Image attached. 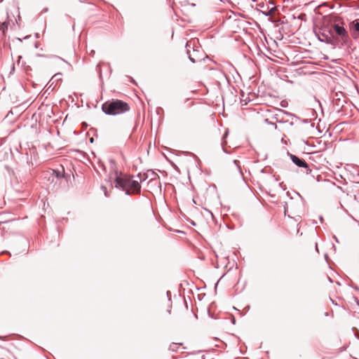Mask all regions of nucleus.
Here are the masks:
<instances>
[{
  "instance_id": "6",
  "label": "nucleus",
  "mask_w": 359,
  "mask_h": 359,
  "mask_svg": "<svg viewBox=\"0 0 359 359\" xmlns=\"http://www.w3.org/2000/svg\"><path fill=\"white\" fill-rule=\"evenodd\" d=\"M290 158H291L292 161L295 165H297L298 167H300V168H307L308 167V164L306 163V162L304 160L299 158V157H297L295 155L290 154Z\"/></svg>"
},
{
  "instance_id": "2",
  "label": "nucleus",
  "mask_w": 359,
  "mask_h": 359,
  "mask_svg": "<svg viewBox=\"0 0 359 359\" xmlns=\"http://www.w3.org/2000/svg\"><path fill=\"white\" fill-rule=\"evenodd\" d=\"M141 191V185L140 184L136 181L133 180L129 177L128 189H126V194L131 195V194H138Z\"/></svg>"
},
{
  "instance_id": "12",
  "label": "nucleus",
  "mask_w": 359,
  "mask_h": 359,
  "mask_svg": "<svg viewBox=\"0 0 359 359\" xmlns=\"http://www.w3.org/2000/svg\"><path fill=\"white\" fill-rule=\"evenodd\" d=\"M60 76H61V74H60V73L55 74L53 76V79H54V78H55V79H60Z\"/></svg>"
},
{
  "instance_id": "5",
  "label": "nucleus",
  "mask_w": 359,
  "mask_h": 359,
  "mask_svg": "<svg viewBox=\"0 0 359 359\" xmlns=\"http://www.w3.org/2000/svg\"><path fill=\"white\" fill-rule=\"evenodd\" d=\"M269 4H270L271 6V7H269V5H267L266 6L263 5L262 6L264 8V10L262 11V13L265 16H270V15H271L273 13V12L276 11V6H275L274 4L272 1H269Z\"/></svg>"
},
{
  "instance_id": "10",
  "label": "nucleus",
  "mask_w": 359,
  "mask_h": 359,
  "mask_svg": "<svg viewBox=\"0 0 359 359\" xmlns=\"http://www.w3.org/2000/svg\"><path fill=\"white\" fill-rule=\"evenodd\" d=\"M353 27L357 31L359 32V21L356 20L353 22Z\"/></svg>"
},
{
  "instance_id": "4",
  "label": "nucleus",
  "mask_w": 359,
  "mask_h": 359,
  "mask_svg": "<svg viewBox=\"0 0 359 359\" xmlns=\"http://www.w3.org/2000/svg\"><path fill=\"white\" fill-rule=\"evenodd\" d=\"M333 29L344 43L349 39L348 34L344 27L340 26L338 24H334L333 25Z\"/></svg>"
},
{
  "instance_id": "11",
  "label": "nucleus",
  "mask_w": 359,
  "mask_h": 359,
  "mask_svg": "<svg viewBox=\"0 0 359 359\" xmlns=\"http://www.w3.org/2000/svg\"><path fill=\"white\" fill-rule=\"evenodd\" d=\"M53 173H54V174H55V175H56V177H57V178H59V177H61L60 171H55V170H53Z\"/></svg>"
},
{
  "instance_id": "13",
  "label": "nucleus",
  "mask_w": 359,
  "mask_h": 359,
  "mask_svg": "<svg viewBox=\"0 0 359 359\" xmlns=\"http://www.w3.org/2000/svg\"><path fill=\"white\" fill-rule=\"evenodd\" d=\"M189 59H190V60H191L193 63H194V62H195L194 59H193V58H192V57H191L190 56H189Z\"/></svg>"
},
{
  "instance_id": "7",
  "label": "nucleus",
  "mask_w": 359,
  "mask_h": 359,
  "mask_svg": "<svg viewBox=\"0 0 359 359\" xmlns=\"http://www.w3.org/2000/svg\"><path fill=\"white\" fill-rule=\"evenodd\" d=\"M140 181L146 180L147 178H150V180H155L157 178H158V175L154 172L153 170H147L146 173L143 175V177H142L140 175H139Z\"/></svg>"
},
{
  "instance_id": "9",
  "label": "nucleus",
  "mask_w": 359,
  "mask_h": 359,
  "mask_svg": "<svg viewBox=\"0 0 359 359\" xmlns=\"http://www.w3.org/2000/svg\"><path fill=\"white\" fill-rule=\"evenodd\" d=\"M8 28V22H4L0 24V30L2 31L4 33L5 32V30Z\"/></svg>"
},
{
  "instance_id": "8",
  "label": "nucleus",
  "mask_w": 359,
  "mask_h": 359,
  "mask_svg": "<svg viewBox=\"0 0 359 359\" xmlns=\"http://www.w3.org/2000/svg\"><path fill=\"white\" fill-rule=\"evenodd\" d=\"M318 39L320 41L325 42L326 43L332 44V45L334 44L332 37L328 35L324 34H323L321 35V36H318Z\"/></svg>"
},
{
  "instance_id": "1",
  "label": "nucleus",
  "mask_w": 359,
  "mask_h": 359,
  "mask_svg": "<svg viewBox=\"0 0 359 359\" xmlns=\"http://www.w3.org/2000/svg\"><path fill=\"white\" fill-rule=\"evenodd\" d=\"M102 109L106 114L117 115L129 111L130 107L127 102L116 100L103 104Z\"/></svg>"
},
{
  "instance_id": "14",
  "label": "nucleus",
  "mask_w": 359,
  "mask_h": 359,
  "mask_svg": "<svg viewBox=\"0 0 359 359\" xmlns=\"http://www.w3.org/2000/svg\"><path fill=\"white\" fill-rule=\"evenodd\" d=\"M316 249L317 251L318 250L317 244L316 245Z\"/></svg>"
},
{
  "instance_id": "3",
  "label": "nucleus",
  "mask_w": 359,
  "mask_h": 359,
  "mask_svg": "<svg viewBox=\"0 0 359 359\" xmlns=\"http://www.w3.org/2000/svg\"><path fill=\"white\" fill-rule=\"evenodd\" d=\"M129 177L127 176H117L115 180V187L126 191L128 185Z\"/></svg>"
}]
</instances>
